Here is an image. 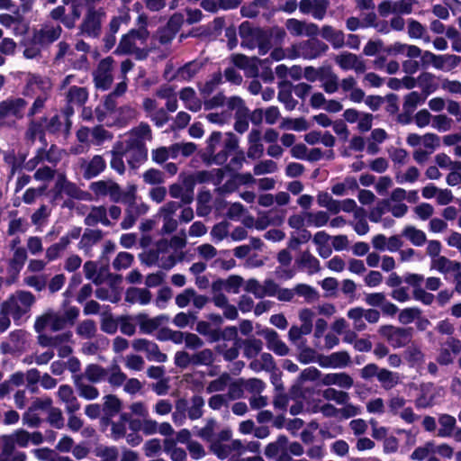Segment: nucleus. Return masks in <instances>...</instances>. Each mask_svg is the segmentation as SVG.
<instances>
[{"label":"nucleus","mask_w":461,"mask_h":461,"mask_svg":"<svg viewBox=\"0 0 461 461\" xmlns=\"http://www.w3.org/2000/svg\"><path fill=\"white\" fill-rule=\"evenodd\" d=\"M36 299L30 291L18 290L4 301L0 309V332H5L11 325L9 315H12L15 324L19 325L23 315L31 311Z\"/></svg>","instance_id":"1"},{"label":"nucleus","mask_w":461,"mask_h":461,"mask_svg":"<svg viewBox=\"0 0 461 461\" xmlns=\"http://www.w3.org/2000/svg\"><path fill=\"white\" fill-rule=\"evenodd\" d=\"M28 102L23 97H8L0 102V130L4 127L11 128L15 124V121L12 122L6 119L14 117L15 120H23L25 116V109Z\"/></svg>","instance_id":"2"},{"label":"nucleus","mask_w":461,"mask_h":461,"mask_svg":"<svg viewBox=\"0 0 461 461\" xmlns=\"http://www.w3.org/2000/svg\"><path fill=\"white\" fill-rule=\"evenodd\" d=\"M104 15L105 13L103 8L95 10L94 6L88 7L80 24L81 33L92 38L99 37L102 30V17Z\"/></svg>","instance_id":"3"},{"label":"nucleus","mask_w":461,"mask_h":461,"mask_svg":"<svg viewBox=\"0 0 461 461\" xmlns=\"http://www.w3.org/2000/svg\"><path fill=\"white\" fill-rule=\"evenodd\" d=\"M62 193L77 200L85 199L84 194H86L75 183L68 181L64 174H59L54 186V199L61 197Z\"/></svg>","instance_id":"4"},{"label":"nucleus","mask_w":461,"mask_h":461,"mask_svg":"<svg viewBox=\"0 0 461 461\" xmlns=\"http://www.w3.org/2000/svg\"><path fill=\"white\" fill-rule=\"evenodd\" d=\"M257 334L258 336H263L266 339L267 348L274 351L277 356L283 357L288 354V347L279 339L278 333L275 330L265 328L257 331Z\"/></svg>","instance_id":"5"},{"label":"nucleus","mask_w":461,"mask_h":461,"mask_svg":"<svg viewBox=\"0 0 461 461\" xmlns=\"http://www.w3.org/2000/svg\"><path fill=\"white\" fill-rule=\"evenodd\" d=\"M62 29L59 25L50 29H35L30 39L32 45L47 46L56 41L61 34Z\"/></svg>","instance_id":"6"},{"label":"nucleus","mask_w":461,"mask_h":461,"mask_svg":"<svg viewBox=\"0 0 461 461\" xmlns=\"http://www.w3.org/2000/svg\"><path fill=\"white\" fill-rule=\"evenodd\" d=\"M301 55L305 59H313L325 53L329 50V46L316 39L312 38L300 44Z\"/></svg>","instance_id":"7"},{"label":"nucleus","mask_w":461,"mask_h":461,"mask_svg":"<svg viewBox=\"0 0 461 461\" xmlns=\"http://www.w3.org/2000/svg\"><path fill=\"white\" fill-rule=\"evenodd\" d=\"M126 150L129 153L127 162L131 168L135 169L139 167L140 164L148 158V149L142 141L136 140Z\"/></svg>","instance_id":"8"},{"label":"nucleus","mask_w":461,"mask_h":461,"mask_svg":"<svg viewBox=\"0 0 461 461\" xmlns=\"http://www.w3.org/2000/svg\"><path fill=\"white\" fill-rule=\"evenodd\" d=\"M164 319L165 317L163 315L150 319L148 314L143 312H140L136 316L140 331L145 334H151L153 331L158 330Z\"/></svg>","instance_id":"9"},{"label":"nucleus","mask_w":461,"mask_h":461,"mask_svg":"<svg viewBox=\"0 0 461 461\" xmlns=\"http://www.w3.org/2000/svg\"><path fill=\"white\" fill-rule=\"evenodd\" d=\"M293 85L289 81H283L279 84V91L277 98L279 102L285 104V109L288 111H293L296 104L297 101L292 96Z\"/></svg>","instance_id":"10"},{"label":"nucleus","mask_w":461,"mask_h":461,"mask_svg":"<svg viewBox=\"0 0 461 461\" xmlns=\"http://www.w3.org/2000/svg\"><path fill=\"white\" fill-rule=\"evenodd\" d=\"M73 334L70 330L56 335L54 337L48 336L46 334H41L38 336V342L41 347H52L58 348L65 342L71 341Z\"/></svg>","instance_id":"11"},{"label":"nucleus","mask_w":461,"mask_h":461,"mask_svg":"<svg viewBox=\"0 0 461 461\" xmlns=\"http://www.w3.org/2000/svg\"><path fill=\"white\" fill-rule=\"evenodd\" d=\"M325 385L336 384L339 387L349 389L353 385L352 377L347 373L327 374L322 377Z\"/></svg>","instance_id":"12"},{"label":"nucleus","mask_w":461,"mask_h":461,"mask_svg":"<svg viewBox=\"0 0 461 461\" xmlns=\"http://www.w3.org/2000/svg\"><path fill=\"white\" fill-rule=\"evenodd\" d=\"M299 267L308 268L309 275H313L321 270V265L318 258L311 254L309 250L303 251L299 258L295 260Z\"/></svg>","instance_id":"13"},{"label":"nucleus","mask_w":461,"mask_h":461,"mask_svg":"<svg viewBox=\"0 0 461 461\" xmlns=\"http://www.w3.org/2000/svg\"><path fill=\"white\" fill-rule=\"evenodd\" d=\"M104 233L102 230L86 229L81 240L78 243L79 249L88 250L92 246L103 239Z\"/></svg>","instance_id":"14"},{"label":"nucleus","mask_w":461,"mask_h":461,"mask_svg":"<svg viewBox=\"0 0 461 461\" xmlns=\"http://www.w3.org/2000/svg\"><path fill=\"white\" fill-rule=\"evenodd\" d=\"M127 150L123 149L122 143L118 141L113 149L112 150V159L110 162L111 167L120 175L125 172V166L123 162V156Z\"/></svg>","instance_id":"15"},{"label":"nucleus","mask_w":461,"mask_h":461,"mask_svg":"<svg viewBox=\"0 0 461 461\" xmlns=\"http://www.w3.org/2000/svg\"><path fill=\"white\" fill-rule=\"evenodd\" d=\"M106 167V162L100 155H95L84 172L86 179H91L101 174Z\"/></svg>","instance_id":"16"},{"label":"nucleus","mask_w":461,"mask_h":461,"mask_svg":"<svg viewBox=\"0 0 461 461\" xmlns=\"http://www.w3.org/2000/svg\"><path fill=\"white\" fill-rule=\"evenodd\" d=\"M55 147V145H51L49 151L45 149V148L38 149L36 155L29 159L24 165L23 168L27 171H33L37 166L42 162L43 160H47L49 162H56V159H53L50 156V150Z\"/></svg>","instance_id":"17"},{"label":"nucleus","mask_w":461,"mask_h":461,"mask_svg":"<svg viewBox=\"0 0 461 461\" xmlns=\"http://www.w3.org/2000/svg\"><path fill=\"white\" fill-rule=\"evenodd\" d=\"M412 328H400L398 327L392 336L390 340L393 348H402L406 346L411 339Z\"/></svg>","instance_id":"18"},{"label":"nucleus","mask_w":461,"mask_h":461,"mask_svg":"<svg viewBox=\"0 0 461 461\" xmlns=\"http://www.w3.org/2000/svg\"><path fill=\"white\" fill-rule=\"evenodd\" d=\"M438 423L440 428L438 430V437L447 438L452 435L456 420L454 416L445 413L438 417Z\"/></svg>","instance_id":"19"},{"label":"nucleus","mask_w":461,"mask_h":461,"mask_svg":"<svg viewBox=\"0 0 461 461\" xmlns=\"http://www.w3.org/2000/svg\"><path fill=\"white\" fill-rule=\"evenodd\" d=\"M435 76L430 72H422L418 77V85L422 89L425 97L435 92L438 85L435 81Z\"/></svg>","instance_id":"20"},{"label":"nucleus","mask_w":461,"mask_h":461,"mask_svg":"<svg viewBox=\"0 0 461 461\" xmlns=\"http://www.w3.org/2000/svg\"><path fill=\"white\" fill-rule=\"evenodd\" d=\"M432 267L436 268L440 273L448 272H460L461 263L457 261H452L444 256L438 257L433 260Z\"/></svg>","instance_id":"21"},{"label":"nucleus","mask_w":461,"mask_h":461,"mask_svg":"<svg viewBox=\"0 0 461 461\" xmlns=\"http://www.w3.org/2000/svg\"><path fill=\"white\" fill-rule=\"evenodd\" d=\"M258 31H263V29L253 27L251 23L248 21L242 22L239 27V34L242 40L241 46H249V43L246 41H254L257 38V35H258Z\"/></svg>","instance_id":"22"},{"label":"nucleus","mask_w":461,"mask_h":461,"mask_svg":"<svg viewBox=\"0 0 461 461\" xmlns=\"http://www.w3.org/2000/svg\"><path fill=\"white\" fill-rule=\"evenodd\" d=\"M88 99V92L86 87L72 86L67 94V102L83 106Z\"/></svg>","instance_id":"23"},{"label":"nucleus","mask_w":461,"mask_h":461,"mask_svg":"<svg viewBox=\"0 0 461 461\" xmlns=\"http://www.w3.org/2000/svg\"><path fill=\"white\" fill-rule=\"evenodd\" d=\"M321 36L330 41L334 48H340L344 44V33L341 31H335L330 25H324L321 29Z\"/></svg>","instance_id":"24"},{"label":"nucleus","mask_w":461,"mask_h":461,"mask_svg":"<svg viewBox=\"0 0 461 461\" xmlns=\"http://www.w3.org/2000/svg\"><path fill=\"white\" fill-rule=\"evenodd\" d=\"M243 356L248 359L255 358L263 348V342L254 337L244 339Z\"/></svg>","instance_id":"25"},{"label":"nucleus","mask_w":461,"mask_h":461,"mask_svg":"<svg viewBox=\"0 0 461 461\" xmlns=\"http://www.w3.org/2000/svg\"><path fill=\"white\" fill-rule=\"evenodd\" d=\"M104 404L103 411L104 414L107 416V420L109 417H113L116 415L122 409V402L121 400L114 394H108L104 397Z\"/></svg>","instance_id":"26"},{"label":"nucleus","mask_w":461,"mask_h":461,"mask_svg":"<svg viewBox=\"0 0 461 461\" xmlns=\"http://www.w3.org/2000/svg\"><path fill=\"white\" fill-rule=\"evenodd\" d=\"M402 235L406 237L414 246L420 247L426 242V234L421 230L416 229L414 226H406Z\"/></svg>","instance_id":"27"},{"label":"nucleus","mask_w":461,"mask_h":461,"mask_svg":"<svg viewBox=\"0 0 461 461\" xmlns=\"http://www.w3.org/2000/svg\"><path fill=\"white\" fill-rule=\"evenodd\" d=\"M27 259V252L24 248H17L14 249V256L9 261V270L16 275L23 269Z\"/></svg>","instance_id":"28"},{"label":"nucleus","mask_w":461,"mask_h":461,"mask_svg":"<svg viewBox=\"0 0 461 461\" xmlns=\"http://www.w3.org/2000/svg\"><path fill=\"white\" fill-rule=\"evenodd\" d=\"M203 68V63L193 60L185 63L177 69V75L184 80L190 81Z\"/></svg>","instance_id":"29"},{"label":"nucleus","mask_w":461,"mask_h":461,"mask_svg":"<svg viewBox=\"0 0 461 461\" xmlns=\"http://www.w3.org/2000/svg\"><path fill=\"white\" fill-rule=\"evenodd\" d=\"M135 50V41L129 32L123 34L120 40L117 48L114 50L116 55H130Z\"/></svg>","instance_id":"30"},{"label":"nucleus","mask_w":461,"mask_h":461,"mask_svg":"<svg viewBox=\"0 0 461 461\" xmlns=\"http://www.w3.org/2000/svg\"><path fill=\"white\" fill-rule=\"evenodd\" d=\"M280 128L286 130H294L296 131H307L309 129V124L305 118H285L283 119Z\"/></svg>","instance_id":"31"},{"label":"nucleus","mask_w":461,"mask_h":461,"mask_svg":"<svg viewBox=\"0 0 461 461\" xmlns=\"http://www.w3.org/2000/svg\"><path fill=\"white\" fill-rule=\"evenodd\" d=\"M106 375V370L97 364H89L86 367L85 375L92 383L100 382Z\"/></svg>","instance_id":"32"},{"label":"nucleus","mask_w":461,"mask_h":461,"mask_svg":"<svg viewBox=\"0 0 461 461\" xmlns=\"http://www.w3.org/2000/svg\"><path fill=\"white\" fill-rule=\"evenodd\" d=\"M222 83V74L219 70L212 74V78L208 81H206L203 86L199 87V90L201 92V95H203V97L209 96L215 89V87Z\"/></svg>","instance_id":"33"},{"label":"nucleus","mask_w":461,"mask_h":461,"mask_svg":"<svg viewBox=\"0 0 461 461\" xmlns=\"http://www.w3.org/2000/svg\"><path fill=\"white\" fill-rule=\"evenodd\" d=\"M192 406L188 410V418L192 420L200 419L203 416L204 400L200 395H194L191 398Z\"/></svg>","instance_id":"34"},{"label":"nucleus","mask_w":461,"mask_h":461,"mask_svg":"<svg viewBox=\"0 0 461 461\" xmlns=\"http://www.w3.org/2000/svg\"><path fill=\"white\" fill-rule=\"evenodd\" d=\"M294 294L299 296H303L307 303H311L319 298L318 292L309 285L298 284L294 288Z\"/></svg>","instance_id":"35"},{"label":"nucleus","mask_w":461,"mask_h":461,"mask_svg":"<svg viewBox=\"0 0 461 461\" xmlns=\"http://www.w3.org/2000/svg\"><path fill=\"white\" fill-rule=\"evenodd\" d=\"M258 35L254 40L258 43V53L260 55H266L272 48L271 34L266 31H258Z\"/></svg>","instance_id":"36"},{"label":"nucleus","mask_w":461,"mask_h":461,"mask_svg":"<svg viewBox=\"0 0 461 461\" xmlns=\"http://www.w3.org/2000/svg\"><path fill=\"white\" fill-rule=\"evenodd\" d=\"M323 397L328 401H335L338 404H346L349 400L348 393L338 391L334 388H327L323 391Z\"/></svg>","instance_id":"37"},{"label":"nucleus","mask_w":461,"mask_h":461,"mask_svg":"<svg viewBox=\"0 0 461 461\" xmlns=\"http://www.w3.org/2000/svg\"><path fill=\"white\" fill-rule=\"evenodd\" d=\"M134 260V256L129 252H119L113 262V267L115 270H121L122 268H128L131 266Z\"/></svg>","instance_id":"38"},{"label":"nucleus","mask_w":461,"mask_h":461,"mask_svg":"<svg viewBox=\"0 0 461 461\" xmlns=\"http://www.w3.org/2000/svg\"><path fill=\"white\" fill-rule=\"evenodd\" d=\"M213 361V353L209 348L203 349L193 355L194 366H211Z\"/></svg>","instance_id":"39"},{"label":"nucleus","mask_w":461,"mask_h":461,"mask_svg":"<svg viewBox=\"0 0 461 461\" xmlns=\"http://www.w3.org/2000/svg\"><path fill=\"white\" fill-rule=\"evenodd\" d=\"M96 332L95 322L93 320H85L77 327V333L86 339H91Z\"/></svg>","instance_id":"40"},{"label":"nucleus","mask_w":461,"mask_h":461,"mask_svg":"<svg viewBox=\"0 0 461 461\" xmlns=\"http://www.w3.org/2000/svg\"><path fill=\"white\" fill-rule=\"evenodd\" d=\"M230 380V375L227 372H224L217 379L210 382L206 387V392L211 393L213 392L223 391Z\"/></svg>","instance_id":"41"},{"label":"nucleus","mask_w":461,"mask_h":461,"mask_svg":"<svg viewBox=\"0 0 461 461\" xmlns=\"http://www.w3.org/2000/svg\"><path fill=\"white\" fill-rule=\"evenodd\" d=\"M14 438L11 436H4L3 438H8L11 440V449L14 448V444L16 443L21 447H26L30 441V433L23 429H19L14 432Z\"/></svg>","instance_id":"42"},{"label":"nucleus","mask_w":461,"mask_h":461,"mask_svg":"<svg viewBox=\"0 0 461 461\" xmlns=\"http://www.w3.org/2000/svg\"><path fill=\"white\" fill-rule=\"evenodd\" d=\"M420 314L421 311L417 307L405 308L400 312L398 320L402 324H409L419 319Z\"/></svg>","instance_id":"43"},{"label":"nucleus","mask_w":461,"mask_h":461,"mask_svg":"<svg viewBox=\"0 0 461 461\" xmlns=\"http://www.w3.org/2000/svg\"><path fill=\"white\" fill-rule=\"evenodd\" d=\"M307 224L315 227H322L329 221V214L324 211H319L315 213L307 212Z\"/></svg>","instance_id":"44"},{"label":"nucleus","mask_w":461,"mask_h":461,"mask_svg":"<svg viewBox=\"0 0 461 461\" xmlns=\"http://www.w3.org/2000/svg\"><path fill=\"white\" fill-rule=\"evenodd\" d=\"M34 85L37 86L38 88L42 91L50 88V81L46 77H43L41 75L30 73L28 76L25 88L30 89Z\"/></svg>","instance_id":"45"},{"label":"nucleus","mask_w":461,"mask_h":461,"mask_svg":"<svg viewBox=\"0 0 461 461\" xmlns=\"http://www.w3.org/2000/svg\"><path fill=\"white\" fill-rule=\"evenodd\" d=\"M28 129L25 132V138L31 142H34L36 138L39 137L41 132L45 131L44 127L41 126L40 122H36V119L29 118Z\"/></svg>","instance_id":"46"},{"label":"nucleus","mask_w":461,"mask_h":461,"mask_svg":"<svg viewBox=\"0 0 461 461\" xmlns=\"http://www.w3.org/2000/svg\"><path fill=\"white\" fill-rule=\"evenodd\" d=\"M429 453H434V441L430 440L425 443L422 447H418L411 455L412 460H424Z\"/></svg>","instance_id":"47"},{"label":"nucleus","mask_w":461,"mask_h":461,"mask_svg":"<svg viewBox=\"0 0 461 461\" xmlns=\"http://www.w3.org/2000/svg\"><path fill=\"white\" fill-rule=\"evenodd\" d=\"M357 56L354 53L344 52L336 57L337 64L343 69H352L357 61Z\"/></svg>","instance_id":"48"},{"label":"nucleus","mask_w":461,"mask_h":461,"mask_svg":"<svg viewBox=\"0 0 461 461\" xmlns=\"http://www.w3.org/2000/svg\"><path fill=\"white\" fill-rule=\"evenodd\" d=\"M332 361V367H344L350 363V356L347 351H338L328 356Z\"/></svg>","instance_id":"49"},{"label":"nucleus","mask_w":461,"mask_h":461,"mask_svg":"<svg viewBox=\"0 0 461 461\" xmlns=\"http://www.w3.org/2000/svg\"><path fill=\"white\" fill-rule=\"evenodd\" d=\"M425 99V96L421 97L418 92L412 91L405 95L402 108H406L414 112L417 108V105L424 102Z\"/></svg>","instance_id":"50"},{"label":"nucleus","mask_w":461,"mask_h":461,"mask_svg":"<svg viewBox=\"0 0 461 461\" xmlns=\"http://www.w3.org/2000/svg\"><path fill=\"white\" fill-rule=\"evenodd\" d=\"M143 180L149 185H159L164 182V175L159 169L149 168L144 172Z\"/></svg>","instance_id":"51"},{"label":"nucleus","mask_w":461,"mask_h":461,"mask_svg":"<svg viewBox=\"0 0 461 461\" xmlns=\"http://www.w3.org/2000/svg\"><path fill=\"white\" fill-rule=\"evenodd\" d=\"M277 169L276 163L271 159L260 161L256 164L253 168L254 175L260 176L263 174L273 173Z\"/></svg>","instance_id":"52"},{"label":"nucleus","mask_w":461,"mask_h":461,"mask_svg":"<svg viewBox=\"0 0 461 461\" xmlns=\"http://www.w3.org/2000/svg\"><path fill=\"white\" fill-rule=\"evenodd\" d=\"M127 380V375L121 371L120 366L114 364L112 367V374L108 378V382L113 385L119 387Z\"/></svg>","instance_id":"53"},{"label":"nucleus","mask_w":461,"mask_h":461,"mask_svg":"<svg viewBox=\"0 0 461 461\" xmlns=\"http://www.w3.org/2000/svg\"><path fill=\"white\" fill-rule=\"evenodd\" d=\"M94 81L96 88L107 90L113 83V77L110 73L96 72Z\"/></svg>","instance_id":"54"},{"label":"nucleus","mask_w":461,"mask_h":461,"mask_svg":"<svg viewBox=\"0 0 461 461\" xmlns=\"http://www.w3.org/2000/svg\"><path fill=\"white\" fill-rule=\"evenodd\" d=\"M101 330L107 334H114L118 330V321L112 314L104 315L101 321Z\"/></svg>","instance_id":"55"},{"label":"nucleus","mask_w":461,"mask_h":461,"mask_svg":"<svg viewBox=\"0 0 461 461\" xmlns=\"http://www.w3.org/2000/svg\"><path fill=\"white\" fill-rule=\"evenodd\" d=\"M48 421L52 427L56 429H62L64 427V418L61 411L59 408H50Z\"/></svg>","instance_id":"56"},{"label":"nucleus","mask_w":461,"mask_h":461,"mask_svg":"<svg viewBox=\"0 0 461 461\" xmlns=\"http://www.w3.org/2000/svg\"><path fill=\"white\" fill-rule=\"evenodd\" d=\"M412 295L414 300L421 302L425 305H430L435 299L433 294L426 292L421 287L414 288Z\"/></svg>","instance_id":"57"},{"label":"nucleus","mask_w":461,"mask_h":461,"mask_svg":"<svg viewBox=\"0 0 461 461\" xmlns=\"http://www.w3.org/2000/svg\"><path fill=\"white\" fill-rule=\"evenodd\" d=\"M425 27L418 21L411 19L408 23V34L412 39H420L425 32Z\"/></svg>","instance_id":"58"},{"label":"nucleus","mask_w":461,"mask_h":461,"mask_svg":"<svg viewBox=\"0 0 461 461\" xmlns=\"http://www.w3.org/2000/svg\"><path fill=\"white\" fill-rule=\"evenodd\" d=\"M321 375V371L316 368L315 366H310V367H307L305 369H303L299 377H298V381L300 383H303V382H306V381H315L317 379H319Z\"/></svg>","instance_id":"59"},{"label":"nucleus","mask_w":461,"mask_h":461,"mask_svg":"<svg viewBox=\"0 0 461 461\" xmlns=\"http://www.w3.org/2000/svg\"><path fill=\"white\" fill-rule=\"evenodd\" d=\"M221 140V131H212L210 137L207 139L206 143L207 146L205 148L206 154L209 157L213 156L215 153L216 146Z\"/></svg>","instance_id":"60"},{"label":"nucleus","mask_w":461,"mask_h":461,"mask_svg":"<svg viewBox=\"0 0 461 461\" xmlns=\"http://www.w3.org/2000/svg\"><path fill=\"white\" fill-rule=\"evenodd\" d=\"M46 100V97L37 96L33 101L32 106L29 108L26 116L28 118L34 119V116L38 113H41L45 108Z\"/></svg>","instance_id":"61"},{"label":"nucleus","mask_w":461,"mask_h":461,"mask_svg":"<svg viewBox=\"0 0 461 461\" xmlns=\"http://www.w3.org/2000/svg\"><path fill=\"white\" fill-rule=\"evenodd\" d=\"M404 358L411 365L420 362L423 359V353L415 347H409L404 351Z\"/></svg>","instance_id":"62"},{"label":"nucleus","mask_w":461,"mask_h":461,"mask_svg":"<svg viewBox=\"0 0 461 461\" xmlns=\"http://www.w3.org/2000/svg\"><path fill=\"white\" fill-rule=\"evenodd\" d=\"M328 0H314L312 14L315 19L321 20L327 11Z\"/></svg>","instance_id":"63"},{"label":"nucleus","mask_w":461,"mask_h":461,"mask_svg":"<svg viewBox=\"0 0 461 461\" xmlns=\"http://www.w3.org/2000/svg\"><path fill=\"white\" fill-rule=\"evenodd\" d=\"M118 321L120 322V330L122 333L127 336H132L135 334L136 327L131 321L130 316H121Z\"/></svg>","instance_id":"64"}]
</instances>
